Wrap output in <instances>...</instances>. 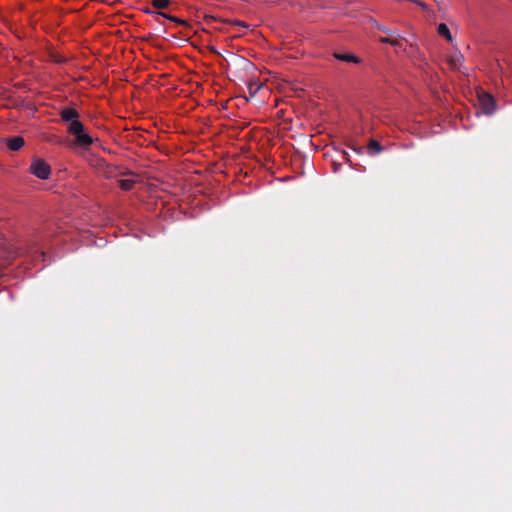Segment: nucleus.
<instances>
[{
  "mask_svg": "<svg viewBox=\"0 0 512 512\" xmlns=\"http://www.w3.org/2000/svg\"><path fill=\"white\" fill-rule=\"evenodd\" d=\"M60 117L63 122L67 124L68 134L74 136L73 145L87 149L89 148L94 140L85 131L83 123L79 120V112L74 108H63L60 111Z\"/></svg>",
  "mask_w": 512,
  "mask_h": 512,
  "instance_id": "nucleus-1",
  "label": "nucleus"
},
{
  "mask_svg": "<svg viewBox=\"0 0 512 512\" xmlns=\"http://www.w3.org/2000/svg\"><path fill=\"white\" fill-rule=\"evenodd\" d=\"M30 171L39 179H48L51 173V168L48 163L42 159H34L30 166Z\"/></svg>",
  "mask_w": 512,
  "mask_h": 512,
  "instance_id": "nucleus-2",
  "label": "nucleus"
},
{
  "mask_svg": "<svg viewBox=\"0 0 512 512\" xmlns=\"http://www.w3.org/2000/svg\"><path fill=\"white\" fill-rule=\"evenodd\" d=\"M479 102L485 114H492L495 110V99L488 93L479 95Z\"/></svg>",
  "mask_w": 512,
  "mask_h": 512,
  "instance_id": "nucleus-3",
  "label": "nucleus"
},
{
  "mask_svg": "<svg viewBox=\"0 0 512 512\" xmlns=\"http://www.w3.org/2000/svg\"><path fill=\"white\" fill-rule=\"evenodd\" d=\"M333 56L339 61H344L348 63L360 64L362 61L361 58L352 53L335 52Z\"/></svg>",
  "mask_w": 512,
  "mask_h": 512,
  "instance_id": "nucleus-4",
  "label": "nucleus"
},
{
  "mask_svg": "<svg viewBox=\"0 0 512 512\" xmlns=\"http://www.w3.org/2000/svg\"><path fill=\"white\" fill-rule=\"evenodd\" d=\"M386 32L389 34V37H381L380 41L382 43H387L395 47H401L402 41L404 39L400 36H395L396 33L393 31L387 30Z\"/></svg>",
  "mask_w": 512,
  "mask_h": 512,
  "instance_id": "nucleus-5",
  "label": "nucleus"
},
{
  "mask_svg": "<svg viewBox=\"0 0 512 512\" xmlns=\"http://www.w3.org/2000/svg\"><path fill=\"white\" fill-rule=\"evenodd\" d=\"M24 139L20 136L9 137L6 139L8 148L12 151L20 150L24 145Z\"/></svg>",
  "mask_w": 512,
  "mask_h": 512,
  "instance_id": "nucleus-6",
  "label": "nucleus"
},
{
  "mask_svg": "<svg viewBox=\"0 0 512 512\" xmlns=\"http://www.w3.org/2000/svg\"><path fill=\"white\" fill-rule=\"evenodd\" d=\"M367 149L371 155L379 154L384 150L380 142L375 139L369 141Z\"/></svg>",
  "mask_w": 512,
  "mask_h": 512,
  "instance_id": "nucleus-7",
  "label": "nucleus"
},
{
  "mask_svg": "<svg viewBox=\"0 0 512 512\" xmlns=\"http://www.w3.org/2000/svg\"><path fill=\"white\" fill-rule=\"evenodd\" d=\"M437 32L440 36L445 37L449 42L453 41V37L450 33L448 26L445 23H440L437 27Z\"/></svg>",
  "mask_w": 512,
  "mask_h": 512,
  "instance_id": "nucleus-8",
  "label": "nucleus"
},
{
  "mask_svg": "<svg viewBox=\"0 0 512 512\" xmlns=\"http://www.w3.org/2000/svg\"><path fill=\"white\" fill-rule=\"evenodd\" d=\"M156 14L159 15V16H162V17H164V18H166V19H168V20H170V21H172V22H174V23H176L178 25H187V22L185 20H182V19L177 18L175 16L169 15L167 13L157 12Z\"/></svg>",
  "mask_w": 512,
  "mask_h": 512,
  "instance_id": "nucleus-9",
  "label": "nucleus"
},
{
  "mask_svg": "<svg viewBox=\"0 0 512 512\" xmlns=\"http://www.w3.org/2000/svg\"><path fill=\"white\" fill-rule=\"evenodd\" d=\"M135 185V181L133 179H121L119 180V186L124 191L131 190Z\"/></svg>",
  "mask_w": 512,
  "mask_h": 512,
  "instance_id": "nucleus-10",
  "label": "nucleus"
},
{
  "mask_svg": "<svg viewBox=\"0 0 512 512\" xmlns=\"http://www.w3.org/2000/svg\"><path fill=\"white\" fill-rule=\"evenodd\" d=\"M262 84L257 83L256 81H251L248 83V91L250 97H254L256 93L261 89Z\"/></svg>",
  "mask_w": 512,
  "mask_h": 512,
  "instance_id": "nucleus-11",
  "label": "nucleus"
},
{
  "mask_svg": "<svg viewBox=\"0 0 512 512\" xmlns=\"http://www.w3.org/2000/svg\"><path fill=\"white\" fill-rule=\"evenodd\" d=\"M170 4V0H152V5L156 9L167 8Z\"/></svg>",
  "mask_w": 512,
  "mask_h": 512,
  "instance_id": "nucleus-12",
  "label": "nucleus"
},
{
  "mask_svg": "<svg viewBox=\"0 0 512 512\" xmlns=\"http://www.w3.org/2000/svg\"><path fill=\"white\" fill-rule=\"evenodd\" d=\"M229 23L233 26L242 27V28H248L249 25L245 22L239 21V20H231Z\"/></svg>",
  "mask_w": 512,
  "mask_h": 512,
  "instance_id": "nucleus-13",
  "label": "nucleus"
},
{
  "mask_svg": "<svg viewBox=\"0 0 512 512\" xmlns=\"http://www.w3.org/2000/svg\"><path fill=\"white\" fill-rule=\"evenodd\" d=\"M462 55H458L456 57H452L449 62L453 68H457V64L461 61Z\"/></svg>",
  "mask_w": 512,
  "mask_h": 512,
  "instance_id": "nucleus-14",
  "label": "nucleus"
},
{
  "mask_svg": "<svg viewBox=\"0 0 512 512\" xmlns=\"http://www.w3.org/2000/svg\"><path fill=\"white\" fill-rule=\"evenodd\" d=\"M415 3H416L417 5H419L420 7H422V8H426V4H425L424 2H422V1L415 0Z\"/></svg>",
  "mask_w": 512,
  "mask_h": 512,
  "instance_id": "nucleus-15",
  "label": "nucleus"
},
{
  "mask_svg": "<svg viewBox=\"0 0 512 512\" xmlns=\"http://www.w3.org/2000/svg\"><path fill=\"white\" fill-rule=\"evenodd\" d=\"M145 13H148V14H152L153 12L149 9V8H146L143 10Z\"/></svg>",
  "mask_w": 512,
  "mask_h": 512,
  "instance_id": "nucleus-16",
  "label": "nucleus"
}]
</instances>
